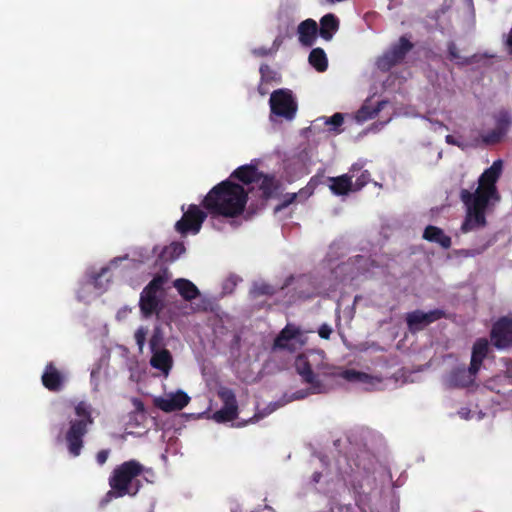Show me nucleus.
Listing matches in <instances>:
<instances>
[{
	"mask_svg": "<svg viewBox=\"0 0 512 512\" xmlns=\"http://www.w3.org/2000/svg\"><path fill=\"white\" fill-rule=\"evenodd\" d=\"M502 171L503 161L498 159L481 174L478 179V187L474 192L467 189L461 190L460 198L466 207V216L460 228L463 233L486 225V210L500 201L496 183Z\"/></svg>",
	"mask_w": 512,
	"mask_h": 512,
	"instance_id": "1",
	"label": "nucleus"
},
{
	"mask_svg": "<svg viewBox=\"0 0 512 512\" xmlns=\"http://www.w3.org/2000/svg\"><path fill=\"white\" fill-rule=\"evenodd\" d=\"M246 203L247 191L229 180L215 186L204 199V206L209 211L224 217L240 215Z\"/></svg>",
	"mask_w": 512,
	"mask_h": 512,
	"instance_id": "2",
	"label": "nucleus"
},
{
	"mask_svg": "<svg viewBox=\"0 0 512 512\" xmlns=\"http://www.w3.org/2000/svg\"><path fill=\"white\" fill-rule=\"evenodd\" d=\"M151 473V469L144 467L136 460L126 461L120 464L114 468L109 478L111 490L107 492L103 502L108 503L113 498L123 497L125 495L135 496L141 487L139 477Z\"/></svg>",
	"mask_w": 512,
	"mask_h": 512,
	"instance_id": "3",
	"label": "nucleus"
},
{
	"mask_svg": "<svg viewBox=\"0 0 512 512\" xmlns=\"http://www.w3.org/2000/svg\"><path fill=\"white\" fill-rule=\"evenodd\" d=\"M295 368L303 381L310 385L309 392H297L292 399H302L309 393H325L327 387L319 380L320 375H326L327 365L322 351H308L299 355L295 360Z\"/></svg>",
	"mask_w": 512,
	"mask_h": 512,
	"instance_id": "4",
	"label": "nucleus"
},
{
	"mask_svg": "<svg viewBox=\"0 0 512 512\" xmlns=\"http://www.w3.org/2000/svg\"><path fill=\"white\" fill-rule=\"evenodd\" d=\"M92 407L86 401H80L75 406L76 419L70 421L66 432L68 450L73 456L80 455L83 447V437L87 433L88 426L93 424Z\"/></svg>",
	"mask_w": 512,
	"mask_h": 512,
	"instance_id": "5",
	"label": "nucleus"
},
{
	"mask_svg": "<svg viewBox=\"0 0 512 512\" xmlns=\"http://www.w3.org/2000/svg\"><path fill=\"white\" fill-rule=\"evenodd\" d=\"M166 280L156 276L140 294L139 307L144 318L158 314L163 308V286Z\"/></svg>",
	"mask_w": 512,
	"mask_h": 512,
	"instance_id": "6",
	"label": "nucleus"
},
{
	"mask_svg": "<svg viewBox=\"0 0 512 512\" xmlns=\"http://www.w3.org/2000/svg\"><path fill=\"white\" fill-rule=\"evenodd\" d=\"M271 119L282 117L286 120H292L297 111V103L288 90L274 91L270 96Z\"/></svg>",
	"mask_w": 512,
	"mask_h": 512,
	"instance_id": "7",
	"label": "nucleus"
},
{
	"mask_svg": "<svg viewBox=\"0 0 512 512\" xmlns=\"http://www.w3.org/2000/svg\"><path fill=\"white\" fill-rule=\"evenodd\" d=\"M306 342L307 337L300 330V328L292 324H288L282 329L280 334L275 339L274 348L295 352L301 349L306 344Z\"/></svg>",
	"mask_w": 512,
	"mask_h": 512,
	"instance_id": "8",
	"label": "nucleus"
},
{
	"mask_svg": "<svg viewBox=\"0 0 512 512\" xmlns=\"http://www.w3.org/2000/svg\"><path fill=\"white\" fill-rule=\"evenodd\" d=\"M413 45L405 37H401L397 44L391 46L383 55L377 59V67L382 71H388L394 65L400 63Z\"/></svg>",
	"mask_w": 512,
	"mask_h": 512,
	"instance_id": "9",
	"label": "nucleus"
},
{
	"mask_svg": "<svg viewBox=\"0 0 512 512\" xmlns=\"http://www.w3.org/2000/svg\"><path fill=\"white\" fill-rule=\"evenodd\" d=\"M207 215L197 205H190L187 211L175 224V229L182 235L187 233L197 234Z\"/></svg>",
	"mask_w": 512,
	"mask_h": 512,
	"instance_id": "10",
	"label": "nucleus"
},
{
	"mask_svg": "<svg viewBox=\"0 0 512 512\" xmlns=\"http://www.w3.org/2000/svg\"><path fill=\"white\" fill-rule=\"evenodd\" d=\"M189 402L190 397L181 389L175 392L164 393L163 395L153 398L154 406L165 413L182 410Z\"/></svg>",
	"mask_w": 512,
	"mask_h": 512,
	"instance_id": "11",
	"label": "nucleus"
},
{
	"mask_svg": "<svg viewBox=\"0 0 512 512\" xmlns=\"http://www.w3.org/2000/svg\"><path fill=\"white\" fill-rule=\"evenodd\" d=\"M218 395L223 401V407L213 413L212 419L218 423L234 420L238 414V406L234 392L228 388H221Z\"/></svg>",
	"mask_w": 512,
	"mask_h": 512,
	"instance_id": "12",
	"label": "nucleus"
},
{
	"mask_svg": "<svg viewBox=\"0 0 512 512\" xmlns=\"http://www.w3.org/2000/svg\"><path fill=\"white\" fill-rule=\"evenodd\" d=\"M491 340L498 349L512 347V317H503L494 324Z\"/></svg>",
	"mask_w": 512,
	"mask_h": 512,
	"instance_id": "13",
	"label": "nucleus"
},
{
	"mask_svg": "<svg viewBox=\"0 0 512 512\" xmlns=\"http://www.w3.org/2000/svg\"><path fill=\"white\" fill-rule=\"evenodd\" d=\"M443 316L444 312L439 309L429 312L416 310L406 315V322L409 330L414 332L423 329L425 326L441 319Z\"/></svg>",
	"mask_w": 512,
	"mask_h": 512,
	"instance_id": "14",
	"label": "nucleus"
},
{
	"mask_svg": "<svg viewBox=\"0 0 512 512\" xmlns=\"http://www.w3.org/2000/svg\"><path fill=\"white\" fill-rule=\"evenodd\" d=\"M361 169L362 164L355 163L352 165L349 174H343L338 177H330L329 188L332 191V193L338 196H342L347 195L351 191H355L352 179L356 177L355 172L360 171Z\"/></svg>",
	"mask_w": 512,
	"mask_h": 512,
	"instance_id": "15",
	"label": "nucleus"
},
{
	"mask_svg": "<svg viewBox=\"0 0 512 512\" xmlns=\"http://www.w3.org/2000/svg\"><path fill=\"white\" fill-rule=\"evenodd\" d=\"M149 360L150 366L158 371V375L168 378L174 365V359L171 352L165 347L161 349L151 350Z\"/></svg>",
	"mask_w": 512,
	"mask_h": 512,
	"instance_id": "16",
	"label": "nucleus"
},
{
	"mask_svg": "<svg viewBox=\"0 0 512 512\" xmlns=\"http://www.w3.org/2000/svg\"><path fill=\"white\" fill-rule=\"evenodd\" d=\"M344 117L341 113H335L331 117L322 116L315 119L309 130L314 133L318 132H329L339 134L341 132L340 126L343 124Z\"/></svg>",
	"mask_w": 512,
	"mask_h": 512,
	"instance_id": "17",
	"label": "nucleus"
},
{
	"mask_svg": "<svg viewBox=\"0 0 512 512\" xmlns=\"http://www.w3.org/2000/svg\"><path fill=\"white\" fill-rule=\"evenodd\" d=\"M490 345L487 339L480 338L475 341L472 347L471 362L468 371L463 372L465 377L470 379L469 375L472 373H478L483 360L486 358Z\"/></svg>",
	"mask_w": 512,
	"mask_h": 512,
	"instance_id": "18",
	"label": "nucleus"
},
{
	"mask_svg": "<svg viewBox=\"0 0 512 512\" xmlns=\"http://www.w3.org/2000/svg\"><path fill=\"white\" fill-rule=\"evenodd\" d=\"M126 259V257H117L114 258L108 266L103 267L99 274L92 277V281L84 284L81 288V290L78 293V298L80 300L88 301L90 297L86 295V292H89L92 287L98 290L99 293L104 291L107 288V284H102L100 281V278L104 276L109 270H111L112 267L116 266L118 262ZM108 283V281H106Z\"/></svg>",
	"mask_w": 512,
	"mask_h": 512,
	"instance_id": "19",
	"label": "nucleus"
},
{
	"mask_svg": "<svg viewBox=\"0 0 512 512\" xmlns=\"http://www.w3.org/2000/svg\"><path fill=\"white\" fill-rule=\"evenodd\" d=\"M341 377L347 381L360 384L364 389H374L381 383V379L378 377L352 369L343 371Z\"/></svg>",
	"mask_w": 512,
	"mask_h": 512,
	"instance_id": "20",
	"label": "nucleus"
},
{
	"mask_svg": "<svg viewBox=\"0 0 512 512\" xmlns=\"http://www.w3.org/2000/svg\"><path fill=\"white\" fill-rule=\"evenodd\" d=\"M318 26L315 20L306 19L301 22L297 29L298 39L303 46H312L316 40Z\"/></svg>",
	"mask_w": 512,
	"mask_h": 512,
	"instance_id": "21",
	"label": "nucleus"
},
{
	"mask_svg": "<svg viewBox=\"0 0 512 512\" xmlns=\"http://www.w3.org/2000/svg\"><path fill=\"white\" fill-rule=\"evenodd\" d=\"M65 382V376L52 363L48 364L42 375L43 385L51 391H59Z\"/></svg>",
	"mask_w": 512,
	"mask_h": 512,
	"instance_id": "22",
	"label": "nucleus"
},
{
	"mask_svg": "<svg viewBox=\"0 0 512 512\" xmlns=\"http://www.w3.org/2000/svg\"><path fill=\"white\" fill-rule=\"evenodd\" d=\"M466 371H468V368L465 367L454 369L445 377L444 384L448 388H462L471 385L474 382L477 373H472L469 375L470 379H468L463 374V372Z\"/></svg>",
	"mask_w": 512,
	"mask_h": 512,
	"instance_id": "23",
	"label": "nucleus"
},
{
	"mask_svg": "<svg viewBox=\"0 0 512 512\" xmlns=\"http://www.w3.org/2000/svg\"><path fill=\"white\" fill-rule=\"evenodd\" d=\"M423 238L427 241L439 244L444 249H448L451 246V238L447 236L442 229L436 226H427L424 230Z\"/></svg>",
	"mask_w": 512,
	"mask_h": 512,
	"instance_id": "24",
	"label": "nucleus"
},
{
	"mask_svg": "<svg viewBox=\"0 0 512 512\" xmlns=\"http://www.w3.org/2000/svg\"><path fill=\"white\" fill-rule=\"evenodd\" d=\"M339 28V21L333 14H326L320 20V36L329 41Z\"/></svg>",
	"mask_w": 512,
	"mask_h": 512,
	"instance_id": "25",
	"label": "nucleus"
},
{
	"mask_svg": "<svg viewBox=\"0 0 512 512\" xmlns=\"http://www.w3.org/2000/svg\"><path fill=\"white\" fill-rule=\"evenodd\" d=\"M174 287L185 300L195 299L199 295L198 288L186 279L175 280Z\"/></svg>",
	"mask_w": 512,
	"mask_h": 512,
	"instance_id": "26",
	"label": "nucleus"
},
{
	"mask_svg": "<svg viewBox=\"0 0 512 512\" xmlns=\"http://www.w3.org/2000/svg\"><path fill=\"white\" fill-rule=\"evenodd\" d=\"M259 174L260 173H258L257 169L253 166H242L235 170L232 176H235L241 182L248 185L256 182Z\"/></svg>",
	"mask_w": 512,
	"mask_h": 512,
	"instance_id": "27",
	"label": "nucleus"
},
{
	"mask_svg": "<svg viewBox=\"0 0 512 512\" xmlns=\"http://www.w3.org/2000/svg\"><path fill=\"white\" fill-rule=\"evenodd\" d=\"M309 63L318 71L322 72L327 69V57L325 52L320 48H315L310 52Z\"/></svg>",
	"mask_w": 512,
	"mask_h": 512,
	"instance_id": "28",
	"label": "nucleus"
},
{
	"mask_svg": "<svg viewBox=\"0 0 512 512\" xmlns=\"http://www.w3.org/2000/svg\"><path fill=\"white\" fill-rule=\"evenodd\" d=\"M185 252L183 243L173 242L169 246H166L161 254V257L165 261H174L178 259Z\"/></svg>",
	"mask_w": 512,
	"mask_h": 512,
	"instance_id": "29",
	"label": "nucleus"
},
{
	"mask_svg": "<svg viewBox=\"0 0 512 512\" xmlns=\"http://www.w3.org/2000/svg\"><path fill=\"white\" fill-rule=\"evenodd\" d=\"M256 183L259 184L264 197H270L276 188V182L273 177L259 174Z\"/></svg>",
	"mask_w": 512,
	"mask_h": 512,
	"instance_id": "30",
	"label": "nucleus"
},
{
	"mask_svg": "<svg viewBox=\"0 0 512 512\" xmlns=\"http://www.w3.org/2000/svg\"><path fill=\"white\" fill-rule=\"evenodd\" d=\"M385 105V102H379L377 107L370 109L367 105H364L355 115L357 122L362 123L373 118Z\"/></svg>",
	"mask_w": 512,
	"mask_h": 512,
	"instance_id": "31",
	"label": "nucleus"
},
{
	"mask_svg": "<svg viewBox=\"0 0 512 512\" xmlns=\"http://www.w3.org/2000/svg\"><path fill=\"white\" fill-rule=\"evenodd\" d=\"M149 348L151 350L165 348L164 345V335L160 327H155L153 331V335L149 341Z\"/></svg>",
	"mask_w": 512,
	"mask_h": 512,
	"instance_id": "32",
	"label": "nucleus"
},
{
	"mask_svg": "<svg viewBox=\"0 0 512 512\" xmlns=\"http://www.w3.org/2000/svg\"><path fill=\"white\" fill-rule=\"evenodd\" d=\"M273 291V287L264 282H255L251 289V293L254 296L272 294Z\"/></svg>",
	"mask_w": 512,
	"mask_h": 512,
	"instance_id": "33",
	"label": "nucleus"
},
{
	"mask_svg": "<svg viewBox=\"0 0 512 512\" xmlns=\"http://www.w3.org/2000/svg\"><path fill=\"white\" fill-rule=\"evenodd\" d=\"M282 43H283V37L281 35H279L275 38V40L273 41V45L269 50L262 49V48L256 49V50H254V54L257 56H266L268 54L275 53L279 49V47L282 45Z\"/></svg>",
	"mask_w": 512,
	"mask_h": 512,
	"instance_id": "34",
	"label": "nucleus"
},
{
	"mask_svg": "<svg viewBox=\"0 0 512 512\" xmlns=\"http://www.w3.org/2000/svg\"><path fill=\"white\" fill-rule=\"evenodd\" d=\"M147 333H148L147 328L141 326L136 330V332L134 334L135 341H136L140 351H142V349L145 345Z\"/></svg>",
	"mask_w": 512,
	"mask_h": 512,
	"instance_id": "35",
	"label": "nucleus"
},
{
	"mask_svg": "<svg viewBox=\"0 0 512 512\" xmlns=\"http://www.w3.org/2000/svg\"><path fill=\"white\" fill-rule=\"evenodd\" d=\"M370 174L368 171H364L360 176L356 177L354 184V190H360L363 186H365L369 181Z\"/></svg>",
	"mask_w": 512,
	"mask_h": 512,
	"instance_id": "36",
	"label": "nucleus"
},
{
	"mask_svg": "<svg viewBox=\"0 0 512 512\" xmlns=\"http://www.w3.org/2000/svg\"><path fill=\"white\" fill-rule=\"evenodd\" d=\"M109 454H110V450L109 449H104V450H101L97 453L96 455V461L99 465H103L105 464V462L107 461L108 457H109Z\"/></svg>",
	"mask_w": 512,
	"mask_h": 512,
	"instance_id": "37",
	"label": "nucleus"
},
{
	"mask_svg": "<svg viewBox=\"0 0 512 512\" xmlns=\"http://www.w3.org/2000/svg\"><path fill=\"white\" fill-rule=\"evenodd\" d=\"M332 329L327 324H322L318 330V334L323 339H329Z\"/></svg>",
	"mask_w": 512,
	"mask_h": 512,
	"instance_id": "38",
	"label": "nucleus"
},
{
	"mask_svg": "<svg viewBox=\"0 0 512 512\" xmlns=\"http://www.w3.org/2000/svg\"><path fill=\"white\" fill-rule=\"evenodd\" d=\"M131 312V309L128 308V307H123L121 308L118 312H117V315H116V318L118 320H122L124 318L127 317V315Z\"/></svg>",
	"mask_w": 512,
	"mask_h": 512,
	"instance_id": "39",
	"label": "nucleus"
},
{
	"mask_svg": "<svg viewBox=\"0 0 512 512\" xmlns=\"http://www.w3.org/2000/svg\"><path fill=\"white\" fill-rule=\"evenodd\" d=\"M505 45H506L509 53L512 55V27L505 38Z\"/></svg>",
	"mask_w": 512,
	"mask_h": 512,
	"instance_id": "40",
	"label": "nucleus"
},
{
	"mask_svg": "<svg viewBox=\"0 0 512 512\" xmlns=\"http://www.w3.org/2000/svg\"><path fill=\"white\" fill-rule=\"evenodd\" d=\"M99 369H93L92 372H91V380L94 384V388L97 389L98 387V374H99Z\"/></svg>",
	"mask_w": 512,
	"mask_h": 512,
	"instance_id": "41",
	"label": "nucleus"
},
{
	"mask_svg": "<svg viewBox=\"0 0 512 512\" xmlns=\"http://www.w3.org/2000/svg\"><path fill=\"white\" fill-rule=\"evenodd\" d=\"M446 142L452 145H459V143L455 140V138L452 135L446 136Z\"/></svg>",
	"mask_w": 512,
	"mask_h": 512,
	"instance_id": "42",
	"label": "nucleus"
},
{
	"mask_svg": "<svg viewBox=\"0 0 512 512\" xmlns=\"http://www.w3.org/2000/svg\"><path fill=\"white\" fill-rule=\"evenodd\" d=\"M502 133H503V132H500V133H498V134H497V135H495V136L488 137V138L486 139V141H495V140H498V139L500 138V136H501V134H502Z\"/></svg>",
	"mask_w": 512,
	"mask_h": 512,
	"instance_id": "43",
	"label": "nucleus"
},
{
	"mask_svg": "<svg viewBox=\"0 0 512 512\" xmlns=\"http://www.w3.org/2000/svg\"><path fill=\"white\" fill-rule=\"evenodd\" d=\"M459 414H460V416H461L462 418H464V419H468V418H469V415H468L469 413H468V412H466L465 410H461V411H459Z\"/></svg>",
	"mask_w": 512,
	"mask_h": 512,
	"instance_id": "44",
	"label": "nucleus"
},
{
	"mask_svg": "<svg viewBox=\"0 0 512 512\" xmlns=\"http://www.w3.org/2000/svg\"><path fill=\"white\" fill-rule=\"evenodd\" d=\"M320 477H321V474H320V473H317V472H316V473H314V474H313V481H314L315 483H318V482H319V480H320Z\"/></svg>",
	"mask_w": 512,
	"mask_h": 512,
	"instance_id": "45",
	"label": "nucleus"
},
{
	"mask_svg": "<svg viewBox=\"0 0 512 512\" xmlns=\"http://www.w3.org/2000/svg\"><path fill=\"white\" fill-rule=\"evenodd\" d=\"M449 52H450V55L453 57V58H456L457 55H456V52H455V47L454 46H451L449 48Z\"/></svg>",
	"mask_w": 512,
	"mask_h": 512,
	"instance_id": "46",
	"label": "nucleus"
},
{
	"mask_svg": "<svg viewBox=\"0 0 512 512\" xmlns=\"http://www.w3.org/2000/svg\"><path fill=\"white\" fill-rule=\"evenodd\" d=\"M508 123H509V120H508V118L505 116V118L501 121V126H502V125L507 126V125H508Z\"/></svg>",
	"mask_w": 512,
	"mask_h": 512,
	"instance_id": "47",
	"label": "nucleus"
},
{
	"mask_svg": "<svg viewBox=\"0 0 512 512\" xmlns=\"http://www.w3.org/2000/svg\"><path fill=\"white\" fill-rule=\"evenodd\" d=\"M434 124H435V125H437V126H438V127H440V128H446V126H445V125H443V124H442V123H440V122H435Z\"/></svg>",
	"mask_w": 512,
	"mask_h": 512,
	"instance_id": "48",
	"label": "nucleus"
},
{
	"mask_svg": "<svg viewBox=\"0 0 512 512\" xmlns=\"http://www.w3.org/2000/svg\"><path fill=\"white\" fill-rule=\"evenodd\" d=\"M276 409V404L273 405V407L269 408V411L268 413H271L272 411H274Z\"/></svg>",
	"mask_w": 512,
	"mask_h": 512,
	"instance_id": "49",
	"label": "nucleus"
},
{
	"mask_svg": "<svg viewBox=\"0 0 512 512\" xmlns=\"http://www.w3.org/2000/svg\"><path fill=\"white\" fill-rule=\"evenodd\" d=\"M261 417V415H255L256 420L260 419Z\"/></svg>",
	"mask_w": 512,
	"mask_h": 512,
	"instance_id": "50",
	"label": "nucleus"
}]
</instances>
